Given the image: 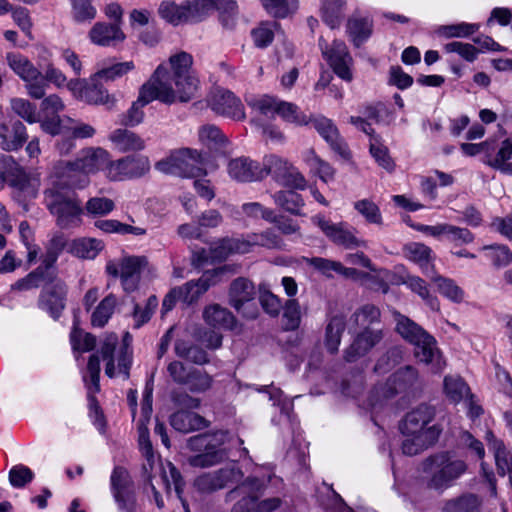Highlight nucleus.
Instances as JSON below:
<instances>
[{"mask_svg":"<svg viewBox=\"0 0 512 512\" xmlns=\"http://www.w3.org/2000/svg\"><path fill=\"white\" fill-rule=\"evenodd\" d=\"M76 253L87 259H93L103 249V243L95 238H82L74 243Z\"/></svg>","mask_w":512,"mask_h":512,"instance_id":"338daca9","label":"nucleus"},{"mask_svg":"<svg viewBox=\"0 0 512 512\" xmlns=\"http://www.w3.org/2000/svg\"><path fill=\"white\" fill-rule=\"evenodd\" d=\"M150 170L148 157L126 156L113 161L110 158L107 178L110 181H126L144 176Z\"/></svg>","mask_w":512,"mask_h":512,"instance_id":"4468645a","label":"nucleus"},{"mask_svg":"<svg viewBox=\"0 0 512 512\" xmlns=\"http://www.w3.org/2000/svg\"><path fill=\"white\" fill-rule=\"evenodd\" d=\"M134 481L126 468L115 466L110 476L111 493L133 488Z\"/></svg>","mask_w":512,"mask_h":512,"instance_id":"0e129e2a","label":"nucleus"},{"mask_svg":"<svg viewBox=\"0 0 512 512\" xmlns=\"http://www.w3.org/2000/svg\"><path fill=\"white\" fill-rule=\"evenodd\" d=\"M313 127L325 139L330 147L341 157H350V151L345 141L340 137L337 127L326 117H318L312 121Z\"/></svg>","mask_w":512,"mask_h":512,"instance_id":"cd10ccee","label":"nucleus"},{"mask_svg":"<svg viewBox=\"0 0 512 512\" xmlns=\"http://www.w3.org/2000/svg\"><path fill=\"white\" fill-rule=\"evenodd\" d=\"M205 322L216 329L232 330L235 328L237 321L234 315L219 304L207 306L203 311Z\"/></svg>","mask_w":512,"mask_h":512,"instance_id":"2f4dec72","label":"nucleus"},{"mask_svg":"<svg viewBox=\"0 0 512 512\" xmlns=\"http://www.w3.org/2000/svg\"><path fill=\"white\" fill-rule=\"evenodd\" d=\"M260 171L264 172V178L271 175L282 186L300 190L306 187V180L298 169L277 155L265 156Z\"/></svg>","mask_w":512,"mask_h":512,"instance_id":"9b49d317","label":"nucleus"},{"mask_svg":"<svg viewBox=\"0 0 512 512\" xmlns=\"http://www.w3.org/2000/svg\"><path fill=\"white\" fill-rule=\"evenodd\" d=\"M117 305V298L110 293L101 300L91 315V324L93 327H104L114 313Z\"/></svg>","mask_w":512,"mask_h":512,"instance_id":"79ce46f5","label":"nucleus"},{"mask_svg":"<svg viewBox=\"0 0 512 512\" xmlns=\"http://www.w3.org/2000/svg\"><path fill=\"white\" fill-rule=\"evenodd\" d=\"M354 209L371 224L381 225L383 222L379 207L371 200L362 199L356 201Z\"/></svg>","mask_w":512,"mask_h":512,"instance_id":"052dcab7","label":"nucleus"},{"mask_svg":"<svg viewBox=\"0 0 512 512\" xmlns=\"http://www.w3.org/2000/svg\"><path fill=\"white\" fill-rule=\"evenodd\" d=\"M345 327L346 320L344 316L335 315L330 318L325 329V346L329 353L335 354L338 352Z\"/></svg>","mask_w":512,"mask_h":512,"instance_id":"c9c22d12","label":"nucleus"},{"mask_svg":"<svg viewBox=\"0 0 512 512\" xmlns=\"http://www.w3.org/2000/svg\"><path fill=\"white\" fill-rule=\"evenodd\" d=\"M347 32L356 47L365 42L372 33V22L368 18L352 17L347 23Z\"/></svg>","mask_w":512,"mask_h":512,"instance_id":"ea45409f","label":"nucleus"},{"mask_svg":"<svg viewBox=\"0 0 512 512\" xmlns=\"http://www.w3.org/2000/svg\"><path fill=\"white\" fill-rule=\"evenodd\" d=\"M268 13L277 18H285L297 9V0H261Z\"/></svg>","mask_w":512,"mask_h":512,"instance_id":"4d7b16f0","label":"nucleus"},{"mask_svg":"<svg viewBox=\"0 0 512 512\" xmlns=\"http://www.w3.org/2000/svg\"><path fill=\"white\" fill-rule=\"evenodd\" d=\"M311 220L331 242L338 246L354 249L365 245V242L358 239L345 223H333L320 214L315 215Z\"/></svg>","mask_w":512,"mask_h":512,"instance_id":"f3484780","label":"nucleus"},{"mask_svg":"<svg viewBox=\"0 0 512 512\" xmlns=\"http://www.w3.org/2000/svg\"><path fill=\"white\" fill-rule=\"evenodd\" d=\"M383 338L384 333L381 328L362 329L344 350L345 361L349 363L357 361L377 346Z\"/></svg>","mask_w":512,"mask_h":512,"instance_id":"aec40b11","label":"nucleus"},{"mask_svg":"<svg viewBox=\"0 0 512 512\" xmlns=\"http://www.w3.org/2000/svg\"><path fill=\"white\" fill-rule=\"evenodd\" d=\"M170 425L176 431L187 434L206 428L208 421L195 412L179 410L170 416Z\"/></svg>","mask_w":512,"mask_h":512,"instance_id":"c756f323","label":"nucleus"},{"mask_svg":"<svg viewBox=\"0 0 512 512\" xmlns=\"http://www.w3.org/2000/svg\"><path fill=\"white\" fill-rule=\"evenodd\" d=\"M74 123L70 117L61 118L59 115L46 116L40 123L41 129L51 136H65L70 133L68 126L64 122Z\"/></svg>","mask_w":512,"mask_h":512,"instance_id":"3c124183","label":"nucleus"},{"mask_svg":"<svg viewBox=\"0 0 512 512\" xmlns=\"http://www.w3.org/2000/svg\"><path fill=\"white\" fill-rule=\"evenodd\" d=\"M232 269L229 265H224L212 270L205 271L202 276L197 279L200 286V292H206L210 287L217 285L222 281L223 276L231 272Z\"/></svg>","mask_w":512,"mask_h":512,"instance_id":"680f3d73","label":"nucleus"},{"mask_svg":"<svg viewBox=\"0 0 512 512\" xmlns=\"http://www.w3.org/2000/svg\"><path fill=\"white\" fill-rule=\"evenodd\" d=\"M175 355L195 365H205L210 362L208 353L199 345L184 339H177L174 344Z\"/></svg>","mask_w":512,"mask_h":512,"instance_id":"473e14b6","label":"nucleus"},{"mask_svg":"<svg viewBox=\"0 0 512 512\" xmlns=\"http://www.w3.org/2000/svg\"><path fill=\"white\" fill-rule=\"evenodd\" d=\"M264 490V482L256 477H247L241 484L227 493V500L241 497L231 512H257V500Z\"/></svg>","mask_w":512,"mask_h":512,"instance_id":"2eb2a0df","label":"nucleus"},{"mask_svg":"<svg viewBox=\"0 0 512 512\" xmlns=\"http://www.w3.org/2000/svg\"><path fill=\"white\" fill-rule=\"evenodd\" d=\"M213 9L220 12V21L224 27H233L237 15L235 0H194L180 5L166 0L159 4L158 14L169 24L177 26L186 22H199Z\"/></svg>","mask_w":512,"mask_h":512,"instance_id":"f03ea898","label":"nucleus"},{"mask_svg":"<svg viewBox=\"0 0 512 512\" xmlns=\"http://www.w3.org/2000/svg\"><path fill=\"white\" fill-rule=\"evenodd\" d=\"M467 469L468 465L463 459L448 451L435 453L422 461L426 487L439 493L452 487Z\"/></svg>","mask_w":512,"mask_h":512,"instance_id":"7ed1b4c3","label":"nucleus"},{"mask_svg":"<svg viewBox=\"0 0 512 512\" xmlns=\"http://www.w3.org/2000/svg\"><path fill=\"white\" fill-rule=\"evenodd\" d=\"M276 205L296 216H302L301 209L304 206V200L300 194L293 190L278 191L273 195Z\"/></svg>","mask_w":512,"mask_h":512,"instance_id":"58836bf2","label":"nucleus"},{"mask_svg":"<svg viewBox=\"0 0 512 512\" xmlns=\"http://www.w3.org/2000/svg\"><path fill=\"white\" fill-rule=\"evenodd\" d=\"M248 252L254 246H262L269 249L280 248L282 246V239L271 230H267L260 234H249L245 238Z\"/></svg>","mask_w":512,"mask_h":512,"instance_id":"de8ad7c7","label":"nucleus"},{"mask_svg":"<svg viewBox=\"0 0 512 512\" xmlns=\"http://www.w3.org/2000/svg\"><path fill=\"white\" fill-rule=\"evenodd\" d=\"M199 141L207 147H220L226 142L221 130L213 124H205L199 128Z\"/></svg>","mask_w":512,"mask_h":512,"instance_id":"864d4df0","label":"nucleus"},{"mask_svg":"<svg viewBox=\"0 0 512 512\" xmlns=\"http://www.w3.org/2000/svg\"><path fill=\"white\" fill-rule=\"evenodd\" d=\"M479 24L475 23H458L453 25H445L439 28V33L447 38H467L478 31Z\"/></svg>","mask_w":512,"mask_h":512,"instance_id":"e2e57ef3","label":"nucleus"},{"mask_svg":"<svg viewBox=\"0 0 512 512\" xmlns=\"http://www.w3.org/2000/svg\"><path fill=\"white\" fill-rule=\"evenodd\" d=\"M205 160L199 151L181 148L156 162L155 169L164 174L183 178H197L206 175Z\"/></svg>","mask_w":512,"mask_h":512,"instance_id":"0eeeda50","label":"nucleus"},{"mask_svg":"<svg viewBox=\"0 0 512 512\" xmlns=\"http://www.w3.org/2000/svg\"><path fill=\"white\" fill-rule=\"evenodd\" d=\"M255 295V286L247 278L239 277L230 284V305L248 319H255L258 316V308L254 302Z\"/></svg>","mask_w":512,"mask_h":512,"instance_id":"f8f14e48","label":"nucleus"},{"mask_svg":"<svg viewBox=\"0 0 512 512\" xmlns=\"http://www.w3.org/2000/svg\"><path fill=\"white\" fill-rule=\"evenodd\" d=\"M58 278V275H52L42 271V268H36L25 277L19 279L12 285L13 290L27 291L39 287L50 285Z\"/></svg>","mask_w":512,"mask_h":512,"instance_id":"f704fd0d","label":"nucleus"},{"mask_svg":"<svg viewBox=\"0 0 512 512\" xmlns=\"http://www.w3.org/2000/svg\"><path fill=\"white\" fill-rule=\"evenodd\" d=\"M68 287L59 277L44 286L39 294L37 306L54 320H58L66 308Z\"/></svg>","mask_w":512,"mask_h":512,"instance_id":"dca6fc26","label":"nucleus"},{"mask_svg":"<svg viewBox=\"0 0 512 512\" xmlns=\"http://www.w3.org/2000/svg\"><path fill=\"white\" fill-rule=\"evenodd\" d=\"M147 265L146 256H128L121 260L120 279L126 292H133L138 288L141 273Z\"/></svg>","mask_w":512,"mask_h":512,"instance_id":"4be33fe9","label":"nucleus"},{"mask_svg":"<svg viewBox=\"0 0 512 512\" xmlns=\"http://www.w3.org/2000/svg\"><path fill=\"white\" fill-rule=\"evenodd\" d=\"M44 196L45 205L56 217V223L60 228L67 229L80 223L81 202L74 191L51 188L45 190Z\"/></svg>","mask_w":512,"mask_h":512,"instance_id":"423d86ee","label":"nucleus"},{"mask_svg":"<svg viewBox=\"0 0 512 512\" xmlns=\"http://www.w3.org/2000/svg\"><path fill=\"white\" fill-rule=\"evenodd\" d=\"M418 383V372L412 366H405L393 373L382 388L386 398L400 392H407Z\"/></svg>","mask_w":512,"mask_h":512,"instance_id":"393cba45","label":"nucleus"},{"mask_svg":"<svg viewBox=\"0 0 512 512\" xmlns=\"http://www.w3.org/2000/svg\"><path fill=\"white\" fill-rule=\"evenodd\" d=\"M93 83L88 84L86 90H84V94H82V101H85L88 104H109L110 102L113 104V99L108 94V91L100 84L96 83V80H93Z\"/></svg>","mask_w":512,"mask_h":512,"instance_id":"6e6d98bb","label":"nucleus"},{"mask_svg":"<svg viewBox=\"0 0 512 512\" xmlns=\"http://www.w3.org/2000/svg\"><path fill=\"white\" fill-rule=\"evenodd\" d=\"M319 47L334 73L344 81H352L351 66L353 59L347 50L346 44L343 41L334 40L332 46L329 47L327 41L320 37Z\"/></svg>","mask_w":512,"mask_h":512,"instance_id":"ddd939ff","label":"nucleus"},{"mask_svg":"<svg viewBox=\"0 0 512 512\" xmlns=\"http://www.w3.org/2000/svg\"><path fill=\"white\" fill-rule=\"evenodd\" d=\"M28 140L26 126L17 119L0 123V148L4 151H17Z\"/></svg>","mask_w":512,"mask_h":512,"instance_id":"412c9836","label":"nucleus"},{"mask_svg":"<svg viewBox=\"0 0 512 512\" xmlns=\"http://www.w3.org/2000/svg\"><path fill=\"white\" fill-rule=\"evenodd\" d=\"M394 319L396 332L415 346V357L425 364H431L433 371H440L442 361L435 338L416 322L399 312L394 313Z\"/></svg>","mask_w":512,"mask_h":512,"instance_id":"20e7f679","label":"nucleus"},{"mask_svg":"<svg viewBox=\"0 0 512 512\" xmlns=\"http://www.w3.org/2000/svg\"><path fill=\"white\" fill-rule=\"evenodd\" d=\"M242 478L243 473L239 468L226 467L198 476L194 481V486L201 493H213L241 481Z\"/></svg>","mask_w":512,"mask_h":512,"instance_id":"6ab92c4d","label":"nucleus"},{"mask_svg":"<svg viewBox=\"0 0 512 512\" xmlns=\"http://www.w3.org/2000/svg\"><path fill=\"white\" fill-rule=\"evenodd\" d=\"M6 61L13 72L25 82L27 94L33 99H41L46 93L43 74L34 64L20 53L9 52Z\"/></svg>","mask_w":512,"mask_h":512,"instance_id":"1a4fd4ad","label":"nucleus"},{"mask_svg":"<svg viewBox=\"0 0 512 512\" xmlns=\"http://www.w3.org/2000/svg\"><path fill=\"white\" fill-rule=\"evenodd\" d=\"M370 153L385 170L391 172L395 168V163L389 155L388 148L380 142L379 137H373L370 140Z\"/></svg>","mask_w":512,"mask_h":512,"instance_id":"5fc2aeb1","label":"nucleus"},{"mask_svg":"<svg viewBox=\"0 0 512 512\" xmlns=\"http://www.w3.org/2000/svg\"><path fill=\"white\" fill-rule=\"evenodd\" d=\"M187 447L192 451L200 452L188 458L192 467L206 468L219 464L226 458V453L220 448V442L215 441V435L198 434L187 440Z\"/></svg>","mask_w":512,"mask_h":512,"instance_id":"9d476101","label":"nucleus"},{"mask_svg":"<svg viewBox=\"0 0 512 512\" xmlns=\"http://www.w3.org/2000/svg\"><path fill=\"white\" fill-rule=\"evenodd\" d=\"M345 4L346 0H321L322 20L332 29L340 25Z\"/></svg>","mask_w":512,"mask_h":512,"instance_id":"37998d69","label":"nucleus"},{"mask_svg":"<svg viewBox=\"0 0 512 512\" xmlns=\"http://www.w3.org/2000/svg\"><path fill=\"white\" fill-rule=\"evenodd\" d=\"M208 106L216 114L235 120L245 118L244 106L241 100L229 90L223 88L213 89L207 99Z\"/></svg>","mask_w":512,"mask_h":512,"instance_id":"a211bd4d","label":"nucleus"},{"mask_svg":"<svg viewBox=\"0 0 512 512\" xmlns=\"http://www.w3.org/2000/svg\"><path fill=\"white\" fill-rule=\"evenodd\" d=\"M276 115L280 116L284 121L296 125H306L309 123L306 115L300 111L296 104L280 99Z\"/></svg>","mask_w":512,"mask_h":512,"instance_id":"8fccbe9b","label":"nucleus"},{"mask_svg":"<svg viewBox=\"0 0 512 512\" xmlns=\"http://www.w3.org/2000/svg\"><path fill=\"white\" fill-rule=\"evenodd\" d=\"M6 182L13 187L23 189L28 183V177L12 156L0 154V189Z\"/></svg>","mask_w":512,"mask_h":512,"instance_id":"c85d7f7f","label":"nucleus"},{"mask_svg":"<svg viewBox=\"0 0 512 512\" xmlns=\"http://www.w3.org/2000/svg\"><path fill=\"white\" fill-rule=\"evenodd\" d=\"M192 64V55L182 51L170 56V70L164 64L159 65L149 81L141 87L137 100L124 115L122 123L126 126L141 123L144 117L142 108L153 100H159L164 104L190 101L199 85Z\"/></svg>","mask_w":512,"mask_h":512,"instance_id":"f257e3e1","label":"nucleus"},{"mask_svg":"<svg viewBox=\"0 0 512 512\" xmlns=\"http://www.w3.org/2000/svg\"><path fill=\"white\" fill-rule=\"evenodd\" d=\"M247 103L260 114L273 118L277 113L279 99L269 95H263L259 98L247 99Z\"/></svg>","mask_w":512,"mask_h":512,"instance_id":"bf43d9fd","label":"nucleus"},{"mask_svg":"<svg viewBox=\"0 0 512 512\" xmlns=\"http://www.w3.org/2000/svg\"><path fill=\"white\" fill-rule=\"evenodd\" d=\"M89 38L98 46L111 47L123 42L126 35L117 23L97 22L89 31Z\"/></svg>","mask_w":512,"mask_h":512,"instance_id":"bb28decb","label":"nucleus"},{"mask_svg":"<svg viewBox=\"0 0 512 512\" xmlns=\"http://www.w3.org/2000/svg\"><path fill=\"white\" fill-rule=\"evenodd\" d=\"M403 254L408 260L417 263L427 277L435 274L432 250L427 245L418 242L408 243L403 247Z\"/></svg>","mask_w":512,"mask_h":512,"instance_id":"7c9ffc66","label":"nucleus"},{"mask_svg":"<svg viewBox=\"0 0 512 512\" xmlns=\"http://www.w3.org/2000/svg\"><path fill=\"white\" fill-rule=\"evenodd\" d=\"M133 61L119 62L95 73L93 80L114 81L134 69Z\"/></svg>","mask_w":512,"mask_h":512,"instance_id":"603ef678","label":"nucleus"},{"mask_svg":"<svg viewBox=\"0 0 512 512\" xmlns=\"http://www.w3.org/2000/svg\"><path fill=\"white\" fill-rule=\"evenodd\" d=\"M441 431L442 429L438 425H432L422 433L405 434L407 438L401 445L403 454L414 456L423 452L437 442Z\"/></svg>","mask_w":512,"mask_h":512,"instance_id":"b1692460","label":"nucleus"},{"mask_svg":"<svg viewBox=\"0 0 512 512\" xmlns=\"http://www.w3.org/2000/svg\"><path fill=\"white\" fill-rule=\"evenodd\" d=\"M483 250H491L489 255L493 265L497 268L506 267L512 262V251L506 245H485Z\"/></svg>","mask_w":512,"mask_h":512,"instance_id":"774afa93","label":"nucleus"},{"mask_svg":"<svg viewBox=\"0 0 512 512\" xmlns=\"http://www.w3.org/2000/svg\"><path fill=\"white\" fill-rule=\"evenodd\" d=\"M166 371L173 383L186 388L191 393H205L214 383L213 376L206 370L187 365L180 360L170 361Z\"/></svg>","mask_w":512,"mask_h":512,"instance_id":"6e6552de","label":"nucleus"},{"mask_svg":"<svg viewBox=\"0 0 512 512\" xmlns=\"http://www.w3.org/2000/svg\"><path fill=\"white\" fill-rule=\"evenodd\" d=\"M10 107L17 116L28 123L32 124L37 122L36 106L29 100L18 97L12 98L10 100Z\"/></svg>","mask_w":512,"mask_h":512,"instance_id":"13d9d810","label":"nucleus"},{"mask_svg":"<svg viewBox=\"0 0 512 512\" xmlns=\"http://www.w3.org/2000/svg\"><path fill=\"white\" fill-rule=\"evenodd\" d=\"M350 321L358 328H375L381 323V311L373 304H364L353 312Z\"/></svg>","mask_w":512,"mask_h":512,"instance_id":"e433bc0d","label":"nucleus"},{"mask_svg":"<svg viewBox=\"0 0 512 512\" xmlns=\"http://www.w3.org/2000/svg\"><path fill=\"white\" fill-rule=\"evenodd\" d=\"M435 417V408L428 404H420L408 412L400 424L402 434L422 433Z\"/></svg>","mask_w":512,"mask_h":512,"instance_id":"5701e85b","label":"nucleus"},{"mask_svg":"<svg viewBox=\"0 0 512 512\" xmlns=\"http://www.w3.org/2000/svg\"><path fill=\"white\" fill-rule=\"evenodd\" d=\"M118 344V336L115 333L108 334L100 347V354L106 361L105 374L112 378L115 376L114 352Z\"/></svg>","mask_w":512,"mask_h":512,"instance_id":"09e8293b","label":"nucleus"},{"mask_svg":"<svg viewBox=\"0 0 512 512\" xmlns=\"http://www.w3.org/2000/svg\"><path fill=\"white\" fill-rule=\"evenodd\" d=\"M404 283L414 293H417L433 311H439L440 304L437 297L430 294L426 282L418 276H408Z\"/></svg>","mask_w":512,"mask_h":512,"instance_id":"c03bdc74","label":"nucleus"},{"mask_svg":"<svg viewBox=\"0 0 512 512\" xmlns=\"http://www.w3.org/2000/svg\"><path fill=\"white\" fill-rule=\"evenodd\" d=\"M96 14V8L89 0H72V16L77 23L91 22Z\"/></svg>","mask_w":512,"mask_h":512,"instance_id":"69168bd1","label":"nucleus"},{"mask_svg":"<svg viewBox=\"0 0 512 512\" xmlns=\"http://www.w3.org/2000/svg\"><path fill=\"white\" fill-rule=\"evenodd\" d=\"M479 507V498L474 494L467 493L447 500L443 505L442 512H479Z\"/></svg>","mask_w":512,"mask_h":512,"instance_id":"a19ab883","label":"nucleus"},{"mask_svg":"<svg viewBox=\"0 0 512 512\" xmlns=\"http://www.w3.org/2000/svg\"><path fill=\"white\" fill-rule=\"evenodd\" d=\"M212 249V260L215 261H223L230 254L240 253L245 254L248 253L247 244H245L244 237H225L219 240Z\"/></svg>","mask_w":512,"mask_h":512,"instance_id":"72a5a7b5","label":"nucleus"},{"mask_svg":"<svg viewBox=\"0 0 512 512\" xmlns=\"http://www.w3.org/2000/svg\"><path fill=\"white\" fill-rule=\"evenodd\" d=\"M429 278L436 283L439 292L455 303L462 302L464 291L452 280L439 275L431 274Z\"/></svg>","mask_w":512,"mask_h":512,"instance_id":"a18cd8bd","label":"nucleus"},{"mask_svg":"<svg viewBox=\"0 0 512 512\" xmlns=\"http://www.w3.org/2000/svg\"><path fill=\"white\" fill-rule=\"evenodd\" d=\"M110 140L122 152L140 151L144 149V140L132 131L117 129L110 135Z\"/></svg>","mask_w":512,"mask_h":512,"instance_id":"4c0bfd02","label":"nucleus"},{"mask_svg":"<svg viewBox=\"0 0 512 512\" xmlns=\"http://www.w3.org/2000/svg\"><path fill=\"white\" fill-rule=\"evenodd\" d=\"M260 169V164L248 157L231 159L227 166L229 176L238 182L262 180L264 172L260 171Z\"/></svg>","mask_w":512,"mask_h":512,"instance_id":"a878e982","label":"nucleus"},{"mask_svg":"<svg viewBox=\"0 0 512 512\" xmlns=\"http://www.w3.org/2000/svg\"><path fill=\"white\" fill-rule=\"evenodd\" d=\"M444 391L446 396L455 403L470 394V388L465 381L458 376H446L444 378Z\"/></svg>","mask_w":512,"mask_h":512,"instance_id":"49530a36","label":"nucleus"},{"mask_svg":"<svg viewBox=\"0 0 512 512\" xmlns=\"http://www.w3.org/2000/svg\"><path fill=\"white\" fill-rule=\"evenodd\" d=\"M110 155L100 148L83 149L74 161L64 163L62 176L66 178L65 184L70 187L82 188L88 184L87 176L103 171L107 177Z\"/></svg>","mask_w":512,"mask_h":512,"instance_id":"39448f33","label":"nucleus"}]
</instances>
